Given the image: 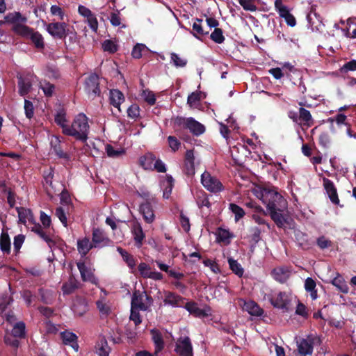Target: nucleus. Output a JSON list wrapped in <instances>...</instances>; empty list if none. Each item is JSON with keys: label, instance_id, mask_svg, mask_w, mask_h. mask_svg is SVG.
Listing matches in <instances>:
<instances>
[{"label": "nucleus", "instance_id": "obj_59", "mask_svg": "<svg viewBox=\"0 0 356 356\" xmlns=\"http://www.w3.org/2000/svg\"><path fill=\"white\" fill-rule=\"evenodd\" d=\"M55 215L58 218L60 221L65 227L67 226V216L63 207H57L55 211Z\"/></svg>", "mask_w": 356, "mask_h": 356}, {"label": "nucleus", "instance_id": "obj_14", "mask_svg": "<svg viewBox=\"0 0 356 356\" xmlns=\"http://www.w3.org/2000/svg\"><path fill=\"white\" fill-rule=\"evenodd\" d=\"M139 211L142 214L145 222L150 224L154 221V211L149 201L146 200L145 202L140 204Z\"/></svg>", "mask_w": 356, "mask_h": 356}, {"label": "nucleus", "instance_id": "obj_10", "mask_svg": "<svg viewBox=\"0 0 356 356\" xmlns=\"http://www.w3.org/2000/svg\"><path fill=\"white\" fill-rule=\"evenodd\" d=\"M145 298L149 301L152 300V297L147 295L145 291L135 290L132 294L131 307L139 309L141 311L147 310V305L144 302Z\"/></svg>", "mask_w": 356, "mask_h": 356}, {"label": "nucleus", "instance_id": "obj_16", "mask_svg": "<svg viewBox=\"0 0 356 356\" xmlns=\"http://www.w3.org/2000/svg\"><path fill=\"white\" fill-rule=\"evenodd\" d=\"M299 105L301 106L298 109L300 125L311 127L315 122L310 111L302 107L303 104L302 102H299Z\"/></svg>", "mask_w": 356, "mask_h": 356}, {"label": "nucleus", "instance_id": "obj_33", "mask_svg": "<svg viewBox=\"0 0 356 356\" xmlns=\"http://www.w3.org/2000/svg\"><path fill=\"white\" fill-rule=\"evenodd\" d=\"M72 309L75 315L82 316L88 311V304L84 300L77 299L74 301Z\"/></svg>", "mask_w": 356, "mask_h": 356}, {"label": "nucleus", "instance_id": "obj_30", "mask_svg": "<svg viewBox=\"0 0 356 356\" xmlns=\"http://www.w3.org/2000/svg\"><path fill=\"white\" fill-rule=\"evenodd\" d=\"M184 307L190 314L196 317H205L208 315L204 309L198 307L197 304L195 302H186Z\"/></svg>", "mask_w": 356, "mask_h": 356}, {"label": "nucleus", "instance_id": "obj_13", "mask_svg": "<svg viewBox=\"0 0 356 356\" xmlns=\"http://www.w3.org/2000/svg\"><path fill=\"white\" fill-rule=\"evenodd\" d=\"M323 185L331 202L334 204H339L337 190L334 182L328 178L323 177Z\"/></svg>", "mask_w": 356, "mask_h": 356}, {"label": "nucleus", "instance_id": "obj_29", "mask_svg": "<svg viewBox=\"0 0 356 356\" xmlns=\"http://www.w3.org/2000/svg\"><path fill=\"white\" fill-rule=\"evenodd\" d=\"M243 309L251 316H261L264 314L263 309H261L255 302L251 300L245 302Z\"/></svg>", "mask_w": 356, "mask_h": 356}, {"label": "nucleus", "instance_id": "obj_20", "mask_svg": "<svg viewBox=\"0 0 356 356\" xmlns=\"http://www.w3.org/2000/svg\"><path fill=\"white\" fill-rule=\"evenodd\" d=\"M271 275L276 281L284 283L290 276V270L287 267L280 266L275 268L272 270Z\"/></svg>", "mask_w": 356, "mask_h": 356}, {"label": "nucleus", "instance_id": "obj_49", "mask_svg": "<svg viewBox=\"0 0 356 356\" xmlns=\"http://www.w3.org/2000/svg\"><path fill=\"white\" fill-rule=\"evenodd\" d=\"M202 92L201 91H195L193 92L188 96L187 99V104L191 106H195L197 102H200L202 99Z\"/></svg>", "mask_w": 356, "mask_h": 356}, {"label": "nucleus", "instance_id": "obj_11", "mask_svg": "<svg viewBox=\"0 0 356 356\" xmlns=\"http://www.w3.org/2000/svg\"><path fill=\"white\" fill-rule=\"evenodd\" d=\"M175 350L179 356H193V346L188 337L178 339Z\"/></svg>", "mask_w": 356, "mask_h": 356}, {"label": "nucleus", "instance_id": "obj_2", "mask_svg": "<svg viewBox=\"0 0 356 356\" xmlns=\"http://www.w3.org/2000/svg\"><path fill=\"white\" fill-rule=\"evenodd\" d=\"M89 124L88 118L83 113H79L74 119L68 129H65V135L72 136L76 140L86 142L88 135Z\"/></svg>", "mask_w": 356, "mask_h": 356}, {"label": "nucleus", "instance_id": "obj_25", "mask_svg": "<svg viewBox=\"0 0 356 356\" xmlns=\"http://www.w3.org/2000/svg\"><path fill=\"white\" fill-rule=\"evenodd\" d=\"M132 234L134 236V239L136 243V245L138 248H140L143 243V240L145 237V234L143 232V228L140 223L136 222L133 225Z\"/></svg>", "mask_w": 356, "mask_h": 356}, {"label": "nucleus", "instance_id": "obj_63", "mask_svg": "<svg viewBox=\"0 0 356 356\" xmlns=\"http://www.w3.org/2000/svg\"><path fill=\"white\" fill-rule=\"evenodd\" d=\"M145 45L143 44H136L131 51V55L134 58L138 59L142 56V51L145 49Z\"/></svg>", "mask_w": 356, "mask_h": 356}, {"label": "nucleus", "instance_id": "obj_50", "mask_svg": "<svg viewBox=\"0 0 356 356\" xmlns=\"http://www.w3.org/2000/svg\"><path fill=\"white\" fill-rule=\"evenodd\" d=\"M102 48L104 51L110 54H114L118 50V45L111 40H106L102 43Z\"/></svg>", "mask_w": 356, "mask_h": 356}, {"label": "nucleus", "instance_id": "obj_23", "mask_svg": "<svg viewBox=\"0 0 356 356\" xmlns=\"http://www.w3.org/2000/svg\"><path fill=\"white\" fill-rule=\"evenodd\" d=\"M4 19L7 23L13 24V31L16 25H24L23 23L26 22V18L19 12L9 13L4 17Z\"/></svg>", "mask_w": 356, "mask_h": 356}, {"label": "nucleus", "instance_id": "obj_55", "mask_svg": "<svg viewBox=\"0 0 356 356\" xmlns=\"http://www.w3.org/2000/svg\"><path fill=\"white\" fill-rule=\"evenodd\" d=\"M340 72L341 74H346L349 71H355L356 70V60H351L347 63H346L341 68Z\"/></svg>", "mask_w": 356, "mask_h": 356}, {"label": "nucleus", "instance_id": "obj_40", "mask_svg": "<svg viewBox=\"0 0 356 356\" xmlns=\"http://www.w3.org/2000/svg\"><path fill=\"white\" fill-rule=\"evenodd\" d=\"M17 79L19 93L22 96H24L30 92L32 86L31 83L28 79H24L22 76L17 77Z\"/></svg>", "mask_w": 356, "mask_h": 356}, {"label": "nucleus", "instance_id": "obj_12", "mask_svg": "<svg viewBox=\"0 0 356 356\" xmlns=\"http://www.w3.org/2000/svg\"><path fill=\"white\" fill-rule=\"evenodd\" d=\"M250 152L248 147L242 144L238 143L232 147L231 149V155L235 163L238 165H241L243 159L247 157Z\"/></svg>", "mask_w": 356, "mask_h": 356}, {"label": "nucleus", "instance_id": "obj_56", "mask_svg": "<svg viewBox=\"0 0 356 356\" xmlns=\"http://www.w3.org/2000/svg\"><path fill=\"white\" fill-rule=\"evenodd\" d=\"M127 115L131 119H136L140 115V108L134 104L127 108Z\"/></svg>", "mask_w": 356, "mask_h": 356}, {"label": "nucleus", "instance_id": "obj_5", "mask_svg": "<svg viewBox=\"0 0 356 356\" xmlns=\"http://www.w3.org/2000/svg\"><path fill=\"white\" fill-rule=\"evenodd\" d=\"M201 183L207 191L213 193H220L225 189L222 182L207 171H204L202 174Z\"/></svg>", "mask_w": 356, "mask_h": 356}, {"label": "nucleus", "instance_id": "obj_52", "mask_svg": "<svg viewBox=\"0 0 356 356\" xmlns=\"http://www.w3.org/2000/svg\"><path fill=\"white\" fill-rule=\"evenodd\" d=\"M138 271L143 278H149L152 273L150 266L146 263L142 262L138 266Z\"/></svg>", "mask_w": 356, "mask_h": 356}, {"label": "nucleus", "instance_id": "obj_3", "mask_svg": "<svg viewBox=\"0 0 356 356\" xmlns=\"http://www.w3.org/2000/svg\"><path fill=\"white\" fill-rule=\"evenodd\" d=\"M14 32L26 39L30 40L36 49H44V42L42 35L38 31H35L33 29L26 25H16Z\"/></svg>", "mask_w": 356, "mask_h": 356}, {"label": "nucleus", "instance_id": "obj_48", "mask_svg": "<svg viewBox=\"0 0 356 356\" xmlns=\"http://www.w3.org/2000/svg\"><path fill=\"white\" fill-rule=\"evenodd\" d=\"M105 149L108 156L112 158H118L125 153L124 149L121 148L120 149H115L114 147L110 144H107L106 145Z\"/></svg>", "mask_w": 356, "mask_h": 356}, {"label": "nucleus", "instance_id": "obj_37", "mask_svg": "<svg viewBox=\"0 0 356 356\" xmlns=\"http://www.w3.org/2000/svg\"><path fill=\"white\" fill-rule=\"evenodd\" d=\"M54 121L57 125L62 128V133L65 135V129H68L66 124V112L64 109H60L55 115Z\"/></svg>", "mask_w": 356, "mask_h": 356}, {"label": "nucleus", "instance_id": "obj_61", "mask_svg": "<svg viewBox=\"0 0 356 356\" xmlns=\"http://www.w3.org/2000/svg\"><path fill=\"white\" fill-rule=\"evenodd\" d=\"M25 240V236L23 234H18L14 238V250L16 252H18L24 243Z\"/></svg>", "mask_w": 356, "mask_h": 356}, {"label": "nucleus", "instance_id": "obj_24", "mask_svg": "<svg viewBox=\"0 0 356 356\" xmlns=\"http://www.w3.org/2000/svg\"><path fill=\"white\" fill-rule=\"evenodd\" d=\"M94 248L92 242H90L88 237H84L77 241V250L81 257L86 256L89 251Z\"/></svg>", "mask_w": 356, "mask_h": 356}, {"label": "nucleus", "instance_id": "obj_27", "mask_svg": "<svg viewBox=\"0 0 356 356\" xmlns=\"http://www.w3.org/2000/svg\"><path fill=\"white\" fill-rule=\"evenodd\" d=\"M61 338L64 344L70 345L76 351L78 350L77 336L74 333L69 331L63 332H61Z\"/></svg>", "mask_w": 356, "mask_h": 356}, {"label": "nucleus", "instance_id": "obj_38", "mask_svg": "<svg viewBox=\"0 0 356 356\" xmlns=\"http://www.w3.org/2000/svg\"><path fill=\"white\" fill-rule=\"evenodd\" d=\"M0 249L6 254L10 253V239L7 232H2L0 236Z\"/></svg>", "mask_w": 356, "mask_h": 356}, {"label": "nucleus", "instance_id": "obj_36", "mask_svg": "<svg viewBox=\"0 0 356 356\" xmlns=\"http://www.w3.org/2000/svg\"><path fill=\"white\" fill-rule=\"evenodd\" d=\"M268 211L271 219L275 222L276 225L280 228H282L285 223H286V219L282 213L283 211L273 209L269 210Z\"/></svg>", "mask_w": 356, "mask_h": 356}, {"label": "nucleus", "instance_id": "obj_4", "mask_svg": "<svg viewBox=\"0 0 356 356\" xmlns=\"http://www.w3.org/2000/svg\"><path fill=\"white\" fill-rule=\"evenodd\" d=\"M318 342V338L314 334H309L306 338H300L297 341V347L299 355H312L314 345Z\"/></svg>", "mask_w": 356, "mask_h": 356}, {"label": "nucleus", "instance_id": "obj_15", "mask_svg": "<svg viewBox=\"0 0 356 356\" xmlns=\"http://www.w3.org/2000/svg\"><path fill=\"white\" fill-rule=\"evenodd\" d=\"M92 242L95 248H97L108 245L111 240L106 236L102 230L99 228H95L92 230Z\"/></svg>", "mask_w": 356, "mask_h": 356}, {"label": "nucleus", "instance_id": "obj_32", "mask_svg": "<svg viewBox=\"0 0 356 356\" xmlns=\"http://www.w3.org/2000/svg\"><path fill=\"white\" fill-rule=\"evenodd\" d=\"M331 284L334 285L339 292L348 293L349 287L348 286L344 278L342 275L337 273V276L331 281Z\"/></svg>", "mask_w": 356, "mask_h": 356}, {"label": "nucleus", "instance_id": "obj_58", "mask_svg": "<svg viewBox=\"0 0 356 356\" xmlns=\"http://www.w3.org/2000/svg\"><path fill=\"white\" fill-rule=\"evenodd\" d=\"M24 111L26 117L29 119H31L34 115V108L33 103L27 99L24 101Z\"/></svg>", "mask_w": 356, "mask_h": 356}, {"label": "nucleus", "instance_id": "obj_18", "mask_svg": "<svg viewBox=\"0 0 356 356\" xmlns=\"http://www.w3.org/2000/svg\"><path fill=\"white\" fill-rule=\"evenodd\" d=\"M50 145L51 149L58 159H62L67 161L70 160V154L63 151L58 137H55L54 140H51Z\"/></svg>", "mask_w": 356, "mask_h": 356}, {"label": "nucleus", "instance_id": "obj_8", "mask_svg": "<svg viewBox=\"0 0 356 356\" xmlns=\"http://www.w3.org/2000/svg\"><path fill=\"white\" fill-rule=\"evenodd\" d=\"M275 10L279 16L283 18L289 26L294 27L296 25V19L290 9L283 3V0H275L274 2Z\"/></svg>", "mask_w": 356, "mask_h": 356}, {"label": "nucleus", "instance_id": "obj_46", "mask_svg": "<svg viewBox=\"0 0 356 356\" xmlns=\"http://www.w3.org/2000/svg\"><path fill=\"white\" fill-rule=\"evenodd\" d=\"M238 2L246 11L254 12L257 9V0H238Z\"/></svg>", "mask_w": 356, "mask_h": 356}, {"label": "nucleus", "instance_id": "obj_54", "mask_svg": "<svg viewBox=\"0 0 356 356\" xmlns=\"http://www.w3.org/2000/svg\"><path fill=\"white\" fill-rule=\"evenodd\" d=\"M330 136L327 132H322L319 135L318 143L321 146L324 148H327L329 147L330 144Z\"/></svg>", "mask_w": 356, "mask_h": 356}, {"label": "nucleus", "instance_id": "obj_17", "mask_svg": "<svg viewBox=\"0 0 356 356\" xmlns=\"http://www.w3.org/2000/svg\"><path fill=\"white\" fill-rule=\"evenodd\" d=\"M164 295L163 302L165 305H169L174 307H182L184 298L181 296L171 291H165Z\"/></svg>", "mask_w": 356, "mask_h": 356}, {"label": "nucleus", "instance_id": "obj_44", "mask_svg": "<svg viewBox=\"0 0 356 356\" xmlns=\"http://www.w3.org/2000/svg\"><path fill=\"white\" fill-rule=\"evenodd\" d=\"M228 263L229 265V268L232 271L235 273L238 277H242L244 273L243 268L241 265L236 261L232 258L228 259Z\"/></svg>", "mask_w": 356, "mask_h": 356}, {"label": "nucleus", "instance_id": "obj_19", "mask_svg": "<svg viewBox=\"0 0 356 356\" xmlns=\"http://www.w3.org/2000/svg\"><path fill=\"white\" fill-rule=\"evenodd\" d=\"M186 129H188L193 135L198 136L204 133L205 127L193 118L190 117L188 118Z\"/></svg>", "mask_w": 356, "mask_h": 356}, {"label": "nucleus", "instance_id": "obj_39", "mask_svg": "<svg viewBox=\"0 0 356 356\" xmlns=\"http://www.w3.org/2000/svg\"><path fill=\"white\" fill-rule=\"evenodd\" d=\"M202 22V19H195V22L193 24V32L192 34L197 39H200V36L207 35L209 34V31H204L201 23Z\"/></svg>", "mask_w": 356, "mask_h": 356}, {"label": "nucleus", "instance_id": "obj_35", "mask_svg": "<svg viewBox=\"0 0 356 356\" xmlns=\"http://www.w3.org/2000/svg\"><path fill=\"white\" fill-rule=\"evenodd\" d=\"M97 353L99 356H108L111 348L104 337H100L96 345Z\"/></svg>", "mask_w": 356, "mask_h": 356}, {"label": "nucleus", "instance_id": "obj_41", "mask_svg": "<svg viewBox=\"0 0 356 356\" xmlns=\"http://www.w3.org/2000/svg\"><path fill=\"white\" fill-rule=\"evenodd\" d=\"M195 199L197 204L200 208H202L203 207L210 208L211 204L209 202L208 195L204 191H200L197 192Z\"/></svg>", "mask_w": 356, "mask_h": 356}, {"label": "nucleus", "instance_id": "obj_42", "mask_svg": "<svg viewBox=\"0 0 356 356\" xmlns=\"http://www.w3.org/2000/svg\"><path fill=\"white\" fill-rule=\"evenodd\" d=\"M25 329V323L22 321L18 322L13 326L10 334L17 338H24L26 336Z\"/></svg>", "mask_w": 356, "mask_h": 356}, {"label": "nucleus", "instance_id": "obj_31", "mask_svg": "<svg viewBox=\"0 0 356 356\" xmlns=\"http://www.w3.org/2000/svg\"><path fill=\"white\" fill-rule=\"evenodd\" d=\"M31 229L32 232H35L37 235H38L45 242H47L49 246H51V244L54 243V241L43 230L42 227L39 223H37L35 222H33V226L31 227Z\"/></svg>", "mask_w": 356, "mask_h": 356}, {"label": "nucleus", "instance_id": "obj_1", "mask_svg": "<svg viewBox=\"0 0 356 356\" xmlns=\"http://www.w3.org/2000/svg\"><path fill=\"white\" fill-rule=\"evenodd\" d=\"M261 200L269 210L284 211L287 207V202L275 188H264L261 191Z\"/></svg>", "mask_w": 356, "mask_h": 356}, {"label": "nucleus", "instance_id": "obj_34", "mask_svg": "<svg viewBox=\"0 0 356 356\" xmlns=\"http://www.w3.org/2000/svg\"><path fill=\"white\" fill-rule=\"evenodd\" d=\"M76 265L80 272L82 280L84 282H92V279L94 278V275L90 268H88L84 262H78Z\"/></svg>", "mask_w": 356, "mask_h": 356}, {"label": "nucleus", "instance_id": "obj_7", "mask_svg": "<svg viewBox=\"0 0 356 356\" xmlns=\"http://www.w3.org/2000/svg\"><path fill=\"white\" fill-rule=\"evenodd\" d=\"M270 304L275 308L287 310L288 305L291 302L289 295L284 291H280L277 293L267 295Z\"/></svg>", "mask_w": 356, "mask_h": 356}, {"label": "nucleus", "instance_id": "obj_6", "mask_svg": "<svg viewBox=\"0 0 356 356\" xmlns=\"http://www.w3.org/2000/svg\"><path fill=\"white\" fill-rule=\"evenodd\" d=\"M84 90L89 97L94 99L101 95L99 77L95 73H91L84 81Z\"/></svg>", "mask_w": 356, "mask_h": 356}, {"label": "nucleus", "instance_id": "obj_26", "mask_svg": "<svg viewBox=\"0 0 356 356\" xmlns=\"http://www.w3.org/2000/svg\"><path fill=\"white\" fill-rule=\"evenodd\" d=\"M16 211L18 214L19 222L25 225L26 220H29V225H33L35 222L32 212L30 209H25L24 207H16Z\"/></svg>", "mask_w": 356, "mask_h": 356}, {"label": "nucleus", "instance_id": "obj_47", "mask_svg": "<svg viewBox=\"0 0 356 356\" xmlns=\"http://www.w3.org/2000/svg\"><path fill=\"white\" fill-rule=\"evenodd\" d=\"M229 209L234 214L235 220L238 221L245 216V211L238 205L234 203L229 204Z\"/></svg>", "mask_w": 356, "mask_h": 356}, {"label": "nucleus", "instance_id": "obj_53", "mask_svg": "<svg viewBox=\"0 0 356 356\" xmlns=\"http://www.w3.org/2000/svg\"><path fill=\"white\" fill-rule=\"evenodd\" d=\"M4 343L7 346H10L15 349H17L19 346V341L17 339V337H15L11 334H6L4 337Z\"/></svg>", "mask_w": 356, "mask_h": 356}, {"label": "nucleus", "instance_id": "obj_43", "mask_svg": "<svg viewBox=\"0 0 356 356\" xmlns=\"http://www.w3.org/2000/svg\"><path fill=\"white\" fill-rule=\"evenodd\" d=\"M40 88L43 91L46 97H52L54 92L55 86L49 81L42 80L40 81Z\"/></svg>", "mask_w": 356, "mask_h": 356}, {"label": "nucleus", "instance_id": "obj_21", "mask_svg": "<svg viewBox=\"0 0 356 356\" xmlns=\"http://www.w3.org/2000/svg\"><path fill=\"white\" fill-rule=\"evenodd\" d=\"M124 101V94L118 89L110 90L109 102L110 104L117 108L120 111V105Z\"/></svg>", "mask_w": 356, "mask_h": 356}, {"label": "nucleus", "instance_id": "obj_45", "mask_svg": "<svg viewBox=\"0 0 356 356\" xmlns=\"http://www.w3.org/2000/svg\"><path fill=\"white\" fill-rule=\"evenodd\" d=\"M210 38L217 44H222L224 42L225 38L223 35L222 30L220 28L214 29L213 31L210 35Z\"/></svg>", "mask_w": 356, "mask_h": 356}, {"label": "nucleus", "instance_id": "obj_60", "mask_svg": "<svg viewBox=\"0 0 356 356\" xmlns=\"http://www.w3.org/2000/svg\"><path fill=\"white\" fill-rule=\"evenodd\" d=\"M139 310V309L131 307L130 320L133 321L136 326L142 322Z\"/></svg>", "mask_w": 356, "mask_h": 356}, {"label": "nucleus", "instance_id": "obj_22", "mask_svg": "<svg viewBox=\"0 0 356 356\" xmlns=\"http://www.w3.org/2000/svg\"><path fill=\"white\" fill-rule=\"evenodd\" d=\"M152 339L155 346V355H158L164 348V341L161 332L156 330L152 329L150 330Z\"/></svg>", "mask_w": 356, "mask_h": 356}, {"label": "nucleus", "instance_id": "obj_57", "mask_svg": "<svg viewBox=\"0 0 356 356\" xmlns=\"http://www.w3.org/2000/svg\"><path fill=\"white\" fill-rule=\"evenodd\" d=\"M251 240L254 243H257L261 240V230L258 227H253L250 228Z\"/></svg>", "mask_w": 356, "mask_h": 356}, {"label": "nucleus", "instance_id": "obj_51", "mask_svg": "<svg viewBox=\"0 0 356 356\" xmlns=\"http://www.w3.org/2000/svg\"><path fill=\"white\" fill-rule=\"evenodd\" d=\"M170 58L171 61L177 67H184L187 64V60L179 57L176 53H171Z\"/></svg>", "mask_w": 356, "mask_h": 356}, {"label": "nucleus", "instance_id": "obj_64", "mask_svg": "<svg viewBox=\"0 0 356 356\" xmlns=\"http://www.w3.org/2000/svg\"><path fill=\"white\" fill-rule=\"evenodd\" d=\"M143 95L145 101L148 104H149L150 106H153L154 104H155L156 97H155V95L152 92L148 91V90H144Z\"/></svg>", "mask_w": 356, "mask_h": 356}, {"label": "nucleus", "instance_id": "obj_9", "mask_svg": "<svg viewBox=\"0 0 356 356\" xmlns=\"http://www.w3.org/2000/svg\"><path fill=\"white\" fill-rule=\"evenodd\" d=\"M47 31L55 38L64 39L69 33H72L70 29L65 22H53L47 26Z\"/></svg>", "mask_w": 356, "mask_h": 356}, {"label": "nucleus", "instance_id": "obj_28", "mask_svg": "<svg viewBox=\"0 0 356 356\" xmlns=\"http://www.w3.org/2000/svg\"><path fill=\"white\" fill-rule=\"evenodd\" d=\"M155 160L156 156L151 152H147L140 157L139 163L144 170H151Z\"/></svg>", "mask_w": 356, "mask_h": 356}, {"label": "nucleus", "instance_id": "obj_62", "mask_svg": "<svg viewBox=\"0 0 356 356\" xmlns=\"http://www.w3.org/2000/svg\"><path fill=\"white\" fill-rule=\"evenodd\" d=\"M317 245L322 250L332 246V241L327 239L324 236H320L316 241Z\"/></svg>", "mask_w": 356, "mask_h": 356}]
</instances>
